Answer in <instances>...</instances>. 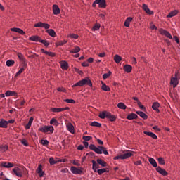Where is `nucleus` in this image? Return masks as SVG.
Returning <instances> with one entry per match:
<instances>
[{"label": "nucleus", "instance_id": "obj_1", "mask_svg": "<svg viewBox=\"0 0 180 180\" xmlns=\"http://www.w3.org/2000/svg\"><path fill=\"white\" fill-rule=\"evenodd\" d=\"M34 27H44L46 29V33H48L51 37H56L57 36V34L56 33V31L53 29H49L50 27V25L47 23H44L42 22H39L34 25Z\"/></svg>", "mask_w": 180, "mask_h": 180}, {"label": "nucleus", "instance_id": "obj_2", "mask_svg": "<svg viewBox=\"0 0 180 180\" xmlns=\"http://www.w3.org/2000/svg\"><path fill=\"white\" fill-rule=\"evenodd\" d=\"M89 149L96 153V154H102L103 153L105 155H109L108 149L102 146H98V147H96L94 144H90Z\"/></svg>", "mask_w": 180, "mask_h": 180}, {"label": "nucleus", "instance_id": "obj_3", "mask_svg": "<svg viewBox=\"0 0 180 180\" xmlns=\"http://www.w3.org/2000/svg\"><path fill=\"white\" fill-rule=\"evenodd\" d=\"M98 117H100V119H105L106 117L110 122H116V120L117 119L116 115H112L111 112L106 110L100 112Z\"/></svg>", "mask_w": 180, "mask_h": 180}, {"label": "nucleus", "instance_id": "obj_4", "mask_svg": "<svg viewBox=\"0 0 180 180\" xmlns=\"http://www.w3.org/2000/svg\"><path fill=\"white\" fill-rule=\"evenodd\" d=\"M84 85H88V86L92 87V81L89 77H85L84 79L79 81L72 86V88H75V86H84Z\"/></svg>", "mask_w": 180, "mask_h": 180}, {"label": "nucleus", "instance_id": "obj_5", "mask_svg": "<svg viewBox=\"0 0 180 180\" xmlns=\"http://www.w3.org/2000/svg\"><path fill=\"white\" fill-rule=\"evenodd\" d=\"M96 4L98 5V8L105 9L106 8V0H95L94 2L92 4L93 8H96Z\"/></svg>", "mask_w": 180, "mask_h": 180}, {"label": "nucleus", "instance_id": "obj_6", "mask_svg": "<svg viewBox=\"0 0 180 180\" xmlns=\"http://www.w3.org/2000/svg\"><path fill=\"white\" fill-rule=\"evenodd\" d=\"M178 72H175L174 77L172 76L170 79V85H173V88H176L179 84V80H178Z\"/></svg>", "mask_w": 180, "mask_h": 180}, {"label": "nucleus", "instance_id": "obj_7", "mask_svg": "<svg viewBox=\"0 0 180 180\" xmlns=\"http://www.w3.org/2000/svg\"><path fill=\"white\" fill-rule=\"evenodd\" d=\"M39 131L41 133H49V131H50V133H54V127L45 125L40 127Z\"/></svg>", "mask_w": 180, "mask_h": 180}, {"label": "nucleus", "instance_id": "obj_8", "mask_svg": "<svg viewBox=\"0 0 180 180\" xmlns=\"http://www.w3.org/2000/svg\"><path fill=\"white\" fill-rule=\"evenodd\" d=\"M159 33L162 35V36H165L166 37H167L168 39H172V35H171V33H169V32L160 28L159 29Z\"/></svg>", "mask_w": 180, "mask_h": 180}, {"label": "nucleus", "instance_id": "obj_9", "mask_svg": "<svg viewBox=\"0 0 180 180\" xmlns=\"http://www.w3.org/2000/svg\"><path fill=\"white\" fill-rule=\"evenodd\" d=\"M70 171L73 174H78L79 175H81V174H82V172H83L82 169H81V167L78 168V167H74V166H72L70 167Z\"/></svg>", "mask_w": 180, "mask_h": 180}, {"label": "nucleus", "instance_id": "obj_10", "mask_svg": "<svg viewBox=\"0 0 180 180\" xmlns=\"http://www.w3.org/2000/svg\"><path fill=\"white\" fill-rule=\"evenodd\" d=\"M13 172H14L15 175L16 176H18V178H22L23 176V174H22V170H20V168L15 167L14 169H13Z\"/></svg>", "mask_w": 180, "mask_h": 180}, {"label": "nucleus", "instance_id": "obj_11", "mask_svg": "<svg viewBox=\"0 0 180 180\" xmlns=\"http://www.w3.org/2000/svg\"><path fill=\"white\" fill-rule=\"evenodd\" d=\"M156 171H157V172H158L159 174H160V175H162L163 176H167V175H168V172H167V170H165V169L161 168V167H160V166H158L156 168Z\"/></svg>", "mask_w": 180, "mask_h": 180}, {"label": "nucleus", "instance_id": "obj_12", "mask_svg": "<svg viewBox=\"0 0 180 180\" xmlns=\"http://www.w3.org/2000/svg\"><path fill=\"white\" fill-rule=\"evenodd\" d=\"M142 9H143V11L146 12V13H147L148 15H154V11L150 10V8H148V6L146 5V4H143L142 5Z\"/></svg>", "mask_w": 180, "mask_h": 180}, {"label": "nucleus", "instance_id": "obj_13", "mask_svg": "<svg viewBox=\"0 0 180 180\" xmlns=\"http://www.w3.org/2000/svg\"><path fill=\"white\" fill-rule=\"evenodd\" d=\"M126 153L122 154V160H127V158H130V157H133V153L134 151L127 150Z\"/></svg>", "mask_w": 180, "mask_h": 180}, {"label": "nucleus", "instance_id": "obj_14", "mask_svg": "<svg viewBox=\"0 0 180 180\" xmlns=\"http://www.w3.org/2000/svg\"><path fill=\"white\" fill-rule=\"evenodd\" d=\"M11 32H15L16 33H19V34H22V36L26 34V32L23 31V30L18 27L11 28Z\"/></svg>", "mask_w": 180, "mask_h": 180}, {"label": "nucleus", "instance_id": "obj_15", "mask_svg": "<svg viewBox=\"0 0 180 180\" xmlns=\"http://www.w3.org/2000/svg\"><path fill=\"white\" fill-rule=\"evenodd\" d=\"M30 41H39L40 43V41L41 40V37H40L39 35H32L29 37Z\"/></svg>", "mask_w": 180, "mask_h": 180}, {"label": "nucleus", "instance_id": "obj_16", "mask_svg": "<svg viewBox=\"0 0 180 180\" xmlns=\"http://www.w3.org/2000/svg\"><path fill=\"white\" fill-rule=\"evenodd\" d=\"M143 134H146V136L151 137L152 139H153V140H157L158 139V137L155 135V134L151 131H144Z\"/></svg>", "mask_w": 180, "mask_h": 180}, {"label": "nucleus", "instance_id": "obj_17", "mask_svg": "<svg viewBox=\"0 0 180 180\" xmlns=\"http://www.w3.org/2000/svg\"><path fill=\"white\" fill-rule=\"evenodd\" d=\"M160 103L154 102L152 104V109H153L155 112H157V113H160V109L158 108H160Z\"/></svg>", "mask_w": 180, "mask_h": 180}, {"label": "nucleus", "instance_id": "obj_18", "mask_svg": "<svg viewBox=\"0 0 180 180\" xmlns=\"http://www.w3.org/2000/svg\"><path fill=\"white\" fill-rule=\"evenodd\" d=\"M17 56L20 60V61H22V64L24 65H27V63H26V58H25V56L22 54V53H18Z\"/></svg>", "mask_w": 180, "mask_h": 180}, {"label": "nucleus", "instance_id": "obj_19", "mask_svg": "<svg viewBox=\"0 0 180 180\" xmlns=\"http://www.w3.org/2000/svg\"><path fill=\"white\" fill-rule=\"evenodd\" d=\"M123 70L125 72H127V74H130L133 70V67L131 65H124L123 67Z\"/></svg>", "mask_w": 180, "mask_h": 180}, {"label": "nucleus", "instance_id": "obj_20", "mask_svg": "<svg viewBox=\"0 0 180 180\" xmlns=\"http://www.w3.org/2000/svg\"><path fill=\"white\" fill-rule=\"evenodd\" d=\"M41 53L46 54V56H49V57H56V53L54 52H49L46 51L44 49H41Z\"/></svg>", "mask_w": 180, "mask_h": 180}, {"label": "nucleus", "instance_id": "obj_21", "mask_svg": "<svg viewBox=\"0 0 180 180\" xmlns=\"http://www.w3.org/2000/svg\"><path fill=\"white\" fill-rule=\"evenodd\" d=\"M136 115H139L140 117H142L144 120H147L148 119V115H147L143 111H136Z\"/></svg>", "mask_w": 180, "mask_h": 180}, {"label": "nucleus", "instance_id": "obj_22", "mask_svg": "<svg viewBox=\"0 0 180 180\" xmlns=\"http://www.w3.org/2000/svg\"><path fill=\"white\" fill-rule=\"evenodd\" d=\"M52 8L53 15H60V7L57 4L53 5Z\"/></svg>", "mask_w": 180, "mask_h": 180}, {"label": "nucleus", "instance_id": "obj_23", "mask_svg": "<svg viewBox=\"0 0 180 180\" xmlns=\"http://www.w3.org/2000/svg\"><path fill=\"white\" fill-rule=\"evenodd\" d=\"M0 127L2 129H8V121L5 120V119H1Z\"/></svg>", "mask_w": 180, "mask_h": 180}, {"label": "nucleus", "instance_id": "obj_24", "mask_svg": "<svg viewBox=\"0 0 180 180\" xmlns=\"http://www.w3.org/2000/svg\"><path fill=\"white\" fill-rule=\"evenodd\" d=\"M132 21H133V18L131 17L127 18V19L124 22V26H125V27H130V23H131Z\"/></svg>", "mask_w": 180, "mask_h": 180}, {"label": "nucleus", "instance_id": "obj_25", "mask_svg": "<svg viewBox=\"0 0 180 180\" xmlns=\"http://www.w3.org/2000/svg\"><path fill=\"white\" fill-rule=\"evenodd\" d=\"M0 167H4V168H12V167H13V163L3 162H1Z\"/></svg>", "mask_w": 180, "mask_h": 180}, {"label": "nucleus", "instance_id": "obj_26", "mask_svg": "<svg viewBox=\"0 0 180 180\" xmlns=\"http://www.w3.org/2000/svg\"><path fill=\"white\" fill-rule=\"evenodd\" d=\"M41 168H43V166H41V165H39L38 168L37 169V174H39L40 178H41L44 175V172Z\"/></svg>", "mask_w": 180, "mask_h": 180}, {"label": "nucleus", "instance_id": "obj_27", "mask_svg": "<svg viewBox=\"0 0 180 180\" xmlns=\"http://www.w3.org/2000/svg\"><path fill=\"white\" fill-rule=\"evenodd\" d=\"M101 84H102L101 89L103 91H105V92L110 91V87L106 85V84H105L103 81H101Z\"/></svg>", "mask_w": 180, "mask_h": 180}, {"label": "nucleus", "instance_id": "obj_28", "mask_svg": "<svg viewBox=\"0 0 180 180\" xmlns=\"http://www.w3.org/2000/svg\"><path fill=\"white\" fill-rule=\"evenodd\" d=\"M139 116L136 114V113H131V114H129L127 117V119L128 120H133L134 119H138Z\"/></svg>", "mask_w": 180, "mask_h": 180}, {"label": "nucleus", "instance_id": "obj_29", "mask_svg": "<svg viewBox=\"0 0 180 180\" xmlns=\"http://www.w3.org/2000/svg\"><path fill=\"white\" fill-rule=\"evenodd\" d=\"M79 51H81V48H79V46H76L72 50L70 51V53L71 54H75L77 53H79Z\"/></svg>", "mask_w": 180, "mask_h": 180}, {"label": "nucleus", "instance_id": "obj_30", "mask_svg": "<svg viewBox=\"0 0 180 180\" xmlns=\"http://www.w3.org/2000/svg\"><path fill=\"white\" fill-rule=\"evenodd\" d=\"M92 169L94 172H96V169H98V168H99V164L98 162H96V161L95 160H92Z\"/></svg>", "mask_w": 180, "mask_h": 180}, {"label": "nucleus", "instance_id": "obj_31", "mask_svg": "<svg viewBox=\"0 0 180 180\" xmlns=\"http://www.w3.org/2000/svg\"><path fill=\"white\" fill-rule=\"evenodd\" d=\"M148 161L154 168H157V167H158V165L157 164V162L155 160L154 158H149Z\"/></svg>", "mask_w": 180, "mask_h": 180}, {"label": "nucleus", "instance_id": "obj_32", "mask_svg": "<svg viewBox=\"0 0 180 180\" xmlns=\"http://www.w3.org/2000/svg\"><path fill=\"white\" fill-rule=\"evenodd\" d=\"M68 67V63L67 61L63 60L60 62V68H62V70H67Z\"/></svg>", "mask_w": 180, "mask_h": 180}, {"label": "nucleus", "instance_id": "obj_33", "mask_svg": "<svg viewBox=\"0 0 180 180\" xmlns=\"http://www.w3.org/2000/svg\"><path fill=\"white\" fill-rule=\"evenodd\" d=\"M68 130L70 131V133H72L74 134L75 133V130L74 129V125L70 123L67 124Z\"/></svg>", "mask_w": 180, "mask_h": 180}, {"label": "nucleus", "instance_id": "obj_34", "mask_svg": "<svg viewBox=\"0 0 180 180\" xmlns=\"http://www.w3.org/2000/svg\"><path fill=\"white\" fill-rule=\"evenodd\" d=\"M5 95H6V96H17L18 93H16L15 91H7L5 93Z\"/></svg>", "mask_w": 180, "mask_h": 180}, {"label": "nucleus", "instance_id": "obj_35", "mask_svg": "<svg viewBox=\"0 0 180 180\" xmlns=\"http://www.w3.org/2000/svg\"><path fill=\"white\" fill-rule=\"evenodd\" d=\"M8 148H9V146H8V145H1L0 146V152L1 153H6V151H8Z\"/></svg>", "mask_w": 180, "mask_h": 180}, {"label": "nucleus", "instance_id": "obj_36", "mask_svg": "<svg viewBox=\"0 0 180 180\" xmlns=\"http://www.w3.org/2000/svg\"><path fill=\"white\" fill-rule=\"evenodd\" d=\"M97 162L99 165H101V167H107L108 165V163L102 159H97Z\"/></svg>", "mask_w": 180, "mask_h": 180}, {"label": "nucleus", "instance_id": "obj_37", "mask_svg": "<svg viewBox=\"0 0 180 180\" xmlns=\"http://www.w3.org/2000/svg\"><path fill=\"white\" fill-rule=\"evenodd\" d=\"M178 10L171 11L170 13H169L167 18H174V16H176V15H178Z\"/></svg>", "mask_w": 180, "mask_h": 180}, {"label": "nucleus", "instance_id": "obj_38", "mask_svg": "<svg viewBox=\"0 0 180 180\" xmlns=\"http://www.w3.org/2000/svg\"><path fill=\"white\" fill-rule=\"evenodd\" d=\"M50 124H53V126H59L60 122H58V121L57 120V119L56 118H52L50 120Z\"/></svg>", "mask_w": 180, "mask_h": 180}, {"label": "nucleus", "instance_id": "obj_39", "mask_svg": "<svg viewBox=\"0 0 180 180\" xmlns=\"http://www.w3.org/2000/svg\"><path fill=\"white\" fill-rule=\"evenodd\" d=\"M114 61L117 63L119 64V63H120V61H122V56L116 54L114 56Z\"/></svg>", "mask_w": 180, "mask_h": 180}, {"label": "nucleus", "instance_id": "obj_40", "mask_svg": "<svg viewBox=\"0 0 180 180\" xmlns=\"http://www.w3.org/2000/svg\"><path fill=\"white\" fill-rule=\"evenodd\" d=\"M90 126H92L93 127H102V124L96 121H94L90 124Z\"/></svg>", "mask_w": 180, "mask_h": 180}, {"label": "nucleus", "instance_id": "obj_41", "mask_svg": "<svg viewBox=\"0 0 180 180\" xmlns=\"http://www.w3.org/2000/svg\"><path fill=\"white\" fill-rule=\"evenodd\" d=\"M6 65H7V67H12L15 65V60H8L6 62Z\"/></svg>", "mask_w": 180, "mask_h": 180}, {"label": "nucleus", "instance_id": "obj_42", "mask_svg": "<svg viewBox=\"0 0 180 180\" xmlns=\"http://www.w3.org/2000/svg\"><path fill=\"white\" fill-rule=\"evenodd\" d=\"M117 108H119V109H122L123 110H126V109L127 108V106H126L124 103H119L117 104Z\"/></svg>", "mask_w": 180, "mask_h": 180}, {"label": "nucleus", "instance_id": "obj_43", "mask_svg": "<svg viewBox=\"0 0 180 180\" xmlns=\"http://www.w3.org/2000/svg\"><path fill=\"white\" fill-rule=\"evenodd\" d=\"M39 43H42V44H44V46H45V47H49L50 46V42L46 39H41L39 41Z\"/></svg>", "mask_w": 180, "mask_h": 180}, {"label": "nucleus", "instance_id": "obj_44", "mask_svg": "<svg viewBox=\"0 0 180 180\" xmlns=\"http://www.w3.org/2000/svg\"><path fill=\"white\" fill-rule=\"evenodd\" d=\"M158 163L160 164V165H165V160H164V158L162 157H159L158 158Z\"/></svg>", "mask_w": 180, "mask_h": 180}, {"label": "nucleus", "instance_id": "obj_45", "mask_svg": "<svg viewBox=\"0 0 180 180\" xmlns=\"http://www.w3.org/2000/svg\"><path fill=\"white\" fill-rule=\"evenodd\" d=\"M64 44H67V41H59L58 42L56 43V47H59V46H64Z\"/></svg>", "mask_w": 180, "mask_h": 180}, {"label": "nucleus", "instance_id": "obj_46", "mask_svg": "<svg viewBox=\"0 0 180 180\" xmlns=\"http://www.w3.org/2000/svg\"><path fill=\"white\" fill-rule=\"evenodd\" d=\"M99 29H101V24L96 23L93 27L92 30L96 32V30H99Z\"/></svg>", "mask_w": 180, "mask_h": 180}, {"label": "nucleus", "instance_id": "obj_47", "mask_svg": "<svg viewBox=\"0 0 180 180\" xmlns=\"http://www.w3.org/2000/svg\"><path fill=\"white\" fill-rule=\"evenodd\" d=\"M110 75H112V72L108 71V73L103 75V79H107V78H109Z\"/></svg>", "mask_w": 180, "mask_h": 180}, {"label": "nucleus", "instance_id": "obj_48", "mask_svg": "<svg viewBox=\"0 0 180 180\" xmlns=\"http://www.w3.org/2000/svg\"><path fill=\"white\" fill-rule=\"evenodd\" d=\"M41 144H42V146H44L46 147L49 146V141H47V139H41Z\"/></svg>", "mask_w": 180, "mask_h": 180}, {"label": "nucleus", "instance_id": "obj_49", "mask_svg": "<svg viewBox=\"0 0 180 180\" xmlns=\"http://www.w3.org/2000/svg\"><path fill=\"white\" fill-rule=\"evenodd\" d=\"M49 164H50L51 165H54V164H57V161L54 160V158L51 157V158H49Z\"/></svg>", "mask_w": 180, "mask_h": 180}, {"label": "nucleus", "instance_id": "obj_50", "mask_svg": "<svg viewBox=\"0 0 180 180\" xmlns=\"http://www.w3.org/2000/svg\"><path fill=\"white\" fill-rule=\"evenodd\" d=\"M105 172H106V169L105 168L99 169L97 170V173L98 174V175H102V174H105Z\"/></svg>", "mask_w": 180, "mask_h": 180}, {"label": "nucleus", "instance_id": "obj_51", "mask_svg": "<svg viewBox=\"0 0 180 180\" xmlns=\"http://www.w3.org/2000/svg\"><path fill=\"white\" fill-rule=\"evenodd\" d=\"M138 106L139 108H140V109H142V110H146V107L144 105H143V104L141 103V102H140V101H138Z\"/></svg>", "mask_w": 180, "mask_h": 180}, {"label": "nucleus", "instance_id": "obj_52", "mask_svg": "<svg viewBox=\"0 0 180 180\" xmlns=\"http://www.w3.org/2000/svg\"><path fill=\"white\" fill-rule=\"evenodd\" d=\"M60 108H51V112H53V113H58L60 112Z\"/></svg>", "mask_w": 180, "mask_h": 180}, {"label": "nucleus", "instance_id": "obj_53", "mask_svg": "<svg viewBox=\"0 0 180 180\" xmlns=\"http://www.w3.org/2000/svg\"><path fill=\"white\" fill-rule=\"evenodd\" d=\"M74 70H75V72H78V74L79 75H82V74H84V72L80 70L78 68H74Z\"/></svg>", "mask_w": 180, "mask_h": 180}, {"label": "nucleus", "instance_id": "obj_54", "mask_svg": "<svg viewBox=\"0 0 180 180\" xmlns=\"http://www.w3.org/2000/svg\"><path fill=\"white\" fill-rule=\"evenodd\" d=\"M21 143L23 144V146H25V147H27L29 146V143L27 142V141L25 139H23L22 141H21Z\"/></svg>", "mask_w": 180, "mask_h": 180}, {"label": "nucleus", "instance_id": "obj_55", "mask_svg": "<svg viewBox=\"0 0 180 180\" xmlns=\"http://www.w3.org/2000/svg\"><path fill=\"white\" fill-rule=\"evenodd\" d=\"M58 92H67V89L64 87H59L57 89Z\"/></svg>", "mask_w": 180, "mask_h": 180}, {"label": "nucleus", "instance_id": "obj_56", "mask_svg": "<svg viewBox=\"0 0 180 180\" xmlns=\"http://www.w3.org/2000/svg\"><path fill=\"white\" fill-rule=\"evenodd\" d=\"M65 102H66V103H75V100L74 99H65Z\"/></svg>", "mask_w": 180, "mask_h": 180}, {"label": "nucleus", "instance_id": "obj_57", "mask_svg": "<svg viewBox=\"0 0 180 180\" xmlns=\"http://www.w3.org/2000/svg\"><path fill=\"white\" fill-rule=\"evenodd\" d=\"M91 139H92V136H83V140H84V141H89Z\"/></svg>", "mask_w": 180, "mask_h": 180}, {"label": "nucleus", "instance_id": "obj_58", "mask_svg": "<svg viewBox=\"0 0 180 180\" xmlns=\"http://www.w3.org/2000/svg\"><path fill=\"white\" fill-rule=\"evenodd\" d=\"M98 17L100 19H102V20H106V16L104 14L100 13Z\"/></svg>", "mask_w": 180, "mask_h": 180}, {"label": "nucleus", "instance_id": "obj_59", "mask_svg": "<svg viewBox=\"0 0 180 180\" xmlns=\"http://www.w3.org/2000/svg\"><path fill=\"white\" fill-rule=\"evenodd\" d=\"M70 37H71V39H78V37H79V36L77 34H70Z\"/></svg>", "mask_w": 180, "mask_h": 180}, {"label": "nucleus", "instance_id": "obj_60", "mask_svg": "<svg viewBox=\"0 0 180 180\" xmlns=\"http://www.w3.org/2000/svg\"><path fill=\"white\" fill-rule=\"evenodd\" d=\"M113 160H123L122 155L114 157Z\"/></svg>", "mask_w": 180, "mask_h": 180}, {"label": "nucleus", "instance_id": "obj_61", "mask_svg": "<svg viewBox=\"0 0 180 180\" xmlns=\"http://www.w3.org/2000/svg\"><path fill=\"white\" fill-rule=\"evenodd\" d=\"M82 67H89V63L86 61H84L82 63Z\"/></svg>", "mask_w": 180, "mask_h": 180}, {"label": "nucleus", "instance_id": "obj_62", "mask_svg": "<svg viewBox=\"0 0 180 180\" xmlns=\"http://www.w3.org/2000/svg\"><path fill=\"white\" fill-rule=\"evenodd\" d=\"M97 143L98 144H99L100 146H103V141L99 139H97Z\"/></svg>", "mask_w": 180, "mask_h": 180}, {"label": "nucleus", "instance_id": "obj_63", "mask_svg": "<svg viewBox=\"0 0 180 180\" xmlns=\"http://www.w3.org/2000/svg\"><path fill=\"white\" fill-rule=\"evenodd\" d=\"M89 155L90 157H95V153L94 152H90L86 154V156Z\"/></svg>", "mask_w": 180, "mask_h": 180}, {"label": "nucleus", "instance_id": "obj_64", "mask_svg": "<svg viewBox=\"0 0 180 180\" xmlns=\"http://www.w3.org/2000/svg\"><path fill=\"white\" fill-rule=\"evenodd\" d=\"M77 150H79V151H82V150H84V146L83 145H79L77 147Z\"/></svg>", "mask_w": 180, "mask_h": 180}]
</instances>
